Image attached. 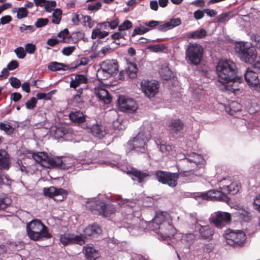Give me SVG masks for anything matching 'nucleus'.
Instances as JSON below:
<instances>
[{
  "instance_id": "34",
  "label": "nucleus",
  "mask_w": 260,
  "mask_h": 260,
  "mask_svg": "<svg viewBox=\"0 0 260 260\" xmlns=\"http://www.w3.org/2000/svg\"><path fill=\"white\" fill-rule=\"evenodd\" d=\"M29 156H31L36 162L41 163L44 167L43 164H47L48 158V155L45 152L30 153Z\"/></svg>"
},
{
  "instance_id": "54",
  "label": "nucleus",
  "mask_w": 260,
  "mask_h": 260,
  "mask_svg": "<svg viewBox=\"0 0 260 260\" xmlns=\"http://www.w3.org/2000/svg\"><path fill=\"white\" fill-rule=\"evenodd\" d=\"M69 35V30L67 28L64 29L63 30L60 31L57 36V38L59 40H61V42H65V39L68 37Z\"/></svg>"
},
{
  "instance_id": "40",
  "label": "nucleus",
  "mask_w": 260,
  "mask_h": 260,
  "mask_svg": "<svg viewBox=\"0 0 260 260\" xmlns=\"http://www.w3.org/2000/svg\"><path fill=\"white\" fill-rule=\"evenodd\" d=\"M159 74L161 78L165 80L170 79L172 75L171 70L166 64L161 66Z\"/></svg>"
},
{
  "instance_id": "29",
  "label": "nucleus",
  "mask_w": 260,
  "mask_h": 260,
  "mask_svg": "<svg viewBox=\"0 0 260 260\" xmlns=\"http://www.w3.org/2000/svg\"><path fill=\"white\" fill-rule=\"evenodd\" d=\"M241 108L242 106L239 103L232 101L225 107V110L230 115L237 117V114L241 112Z\"/></svg>"
},
{
  "instance_id": "37",
  "label": "nucleus",
  "mask_w": 260,
  "mask_h": 260,
  "mask_svg": "<svg viewBox=\"0 0 260 260\" xmlns=\"http://www.w3.org/2000/svg\"><path fill=\"white\" fill-rule=\"evenodd\" d=\"M188 157L185 158V160L190 162H193L196 165L202 164L204 160L203 156L194 152H191L188 154Z\"/></svg>"
},
{
  "instance_id": "42",
  "label": "nucleus",
  "mask_w": 260,
  "mask_h": 260,
  "mask_svg": "<svg viewBox=\"0 0 260 260\" xmlns=\"http://www.w3.org/2000/svg\"><path fill=\"white\" fill-rule=\"evenodd\" d=\"M109 32L106 31H101L100 28H95L92 31L91 38L92 39H95L99 38L100 39L105 38L108 36Z\"/></svg>"
},
{
  "instance_id": "55",
  "label": "nucleus",
  "mask_w": 260,
  "mask_h": 260,
  "mask_svg": "<svg viewBox=\"0 0 260 260\" xmlns=\"http://www.w3.org/2000/svg\"><path fill=\"white\" fill-rule=\"evenodd\" d=\"M167 22L169 24L170 29H172L173 28L179 25L181 23V21L179 18H172Z\"/></svg>"
},
{
  "instance_id": "47",
  "label": "nucleus",
  "mask_w": 260,
  "mask_h": 260,
  "mask_svg": "<svg viewBox=\"0 0 260 260\" xmlns=\"http://www.w3.org/2000/svg\"><path fill=\"white\" fill-rule=\"evenodd\" d=\"M62 11L59 9H56L52 14V22L53 23L58 24L60 23L61 18Z\"/></svg>"
},
{
  "instance_id": "16",
  "label": "nucleus",
  "mask_w": 260,
  "mask_h": 260,
  "mask_svg": "<svg viewBox=\"0 0 260 260\" xmlns=\"http://www.w3.org/2000/svg\"><path fill=\"white\" fill-rule=\"evenodd\" d=\"M141 87L145 95L151 98L158 92L159 85L155 81L143 80L141 83Z\"/></svg>"
},
{
  "instance_id": "15",
  "label": "nucleus",
  "mask_w": 260,
  "mask_h": 260,
  "mask_svg": "<svg viewBox=\"0 0 260 260\" xmlns=\"http://www.w3.org/2000/svg\"><path fill=\"white\" fill-rule=\"evenodd\" d=\"M245 233L241 231H234L229 230L224 236L226 243L230 245H240L242 244L246 239Z\"/></svg>"
},
{
  "instance_id": "46",
  "label": "nucleus",
  "mask_w": 260,
  "mask_h": 260,
  "mask_svg": "<svg viewBox=\"0 0 260 260\" xmlns=\"http://www.w3.org/2000/svg\"><path fill=\"white\" fill-rule=\"evenodd\" d=\"M12 12L17 13V18L19 19L26 17L28 14V11L23 7L19 8L17 10H13Z\"/></svg>"
},
{
  "instance_id": "62",
  "label": "nucleus",
  "mask_w": 260,
  "mask_h": 260,
  "mask_svg": "<svg viewBox=\"0 0 260 260\" xmlns=\"http://www.w3.org/2000/svg\"><path fill=\"white\" fill-rule=\"evenodd\" d=\"M25 51L26 52L29 54H33L36 50V47L35 44L27 43L25 45Z\"/></svg>"
},
{
  "instance_id": "56",
  "label": "nucleus",
  "mask_w": 260,
  "mask_h": 260,
  "mask_svg": "<svg viewBox=\"0 0 260 260\" xmlns=\"http://www.w3.org/2000/svg\"><path fill=\"white\" fill-rule=\"evenodd\" d=\"M37 100L36 98L32 97L30 100H28L25 103L26 107L27 109L32 110L36 106Z\"/></svg>"
},
{
  "instance_id": "8",
  "label": "nucleus",
  "mask_w": 260,
  "mask_h": 260,
  "mask_svg": "<svg viewBox=\"0 0 260 260\" xmlns=\"http://www.w3.org/2000/svg\"><path fill=\"white\" fill-rule=\"evenodd\" d=\"M235 51L240 59L246 63H252L256 57L255 49L248 43L239 42L236 44Z\"/></svg>"
},
{
  "instance_id": "49",
  "label": "nucleus",
  "mask_w": 260,
  "mask_h": 260,
  "mask_svg": "<svg viewBox=\"0 0 260 260\" xmlns=\"http://www.w3.org/2000/svg\"><path fill=\"white\" fill-rule=\"evenodd\" d=\"M149 30H150V28L145 27L143 26H140V27H137L134 30L133 32H132V37H134L137 34H139V35L144 34L148 32Z\"/></svg>"
},
{
  "instance_id": "24",
  "label": "nucleus",
  "mask_w": 260,
  "mask_h": 260,
  "mask_svg": "<svg viewBox=\"0 0 260 260\" xmlns=\"http://www.w3.org/2000/svg\"><path fill=\"white\" fill-rule=\"evenodd\" d=\"M102 69L106 73L112 75L118 71V66L114 60H107L102 64Z\"/></svg>"
},
{
  "instance_id": "23",
  "label": "nucleus",
  "mask_w": 260,
  "mask_h": 260,
  "mask_svg": "<svg viewBox=\"0 0 260 260\" xmlns=\"http://www.w3.org/2000/svg\"><path fill=\"white\" fill-rule=\"evenodd\" d=\"M128 174L131 175L133 180H137L139 183L145 181L147 178L150 176L148 172H142L135 168H132L129 171Z\"/></svg>"
},
{
  "instance_id": "44",
  "label": "nucleus",
  "mask_w": 260,
  "mask_h": 260,
  "mask_svg": "<svg viewBox=\"0 0 260 260\" xmlns=\"http://www.w3.org/2000/svg\"><path fill=\"white\" fill-rule=\"evenodd\" d=\"M138 70V69L136 64L130 63L128 64L126 72L129 78L133 79L137 77Z\"/></svg>"
},
{
  "instance_id": "11",
  "label": "nucleus",
  "mask_w": 260,
  "mask_h": 260,
  "mask_svg": "<svg viewBox=\"0 0 260 260\" xmlns=\"http://www.w3.org/2000/svg\"><path fill=\"white\" fill-rule=\"evenodd\" d=\"M157 180L170 187H175L177 184V179L180 178V174L177 173H170L163 171H157L155 172Z\"/></svg>"
},
{
  "instance_id": "18",
  "label": "nucleus",
  "mask_w": 260,
  "mask_h": 260,
  "mask_svg": "<svg viewBox=\"0 0 260 260\" xmlns=\"http://www.w3.org/2000/svg\"><path fill=\"white\" fill-rule=\"evenodd\" d=\"M195 229L199 234V238L202 239L211 240L212 239L214 230L209 225H202L198 223L197 219H196L194 224Z\"/></svg>"
},
{
  "instance_id": "50",
  "label": "nucleus",
  "mask_w": 260,
  "mask_h": 260,
  "mask_svg": "<svg viewBox=\"0 0 260 260\" xmlns=\"http://www.w3.org/2000/svg\"><path fill=\"white\" fill-rule=\"evenodd\" d=\"M133 26L131 21L128 20H125L122 24L118 26V30L122 31L125 30H127L131 28Z\"/></svg>"
},
{
  "instance_id": "7",
  "label": "nucleus",
  "mask_w": 260,
  "mask_h": 260,
  "mask_svg": "<svg viewBox=\"0 0 260 260\" xmlns=\"http://www.w3.org/2000/svg\"><path fill=\"white\" fill-rule=\"evenodd\" d=\"M145 127H141L140 132L137 135L134 137L133 140L128 142L127 147L129 150L140 152L145 151L146 143L151 137L150 131L148 129H151V126L150 124L147 125V129H145Z\"/></svg>"
},
{
  "instance_id": "35",
  "label": "nucleus",
  "mask_w": 260,
  "mask_h": 260,
  "mask_svg": "<svg viewBox=\"0 0 260 260\" xmlns=\"http://www.w3.org/2000/svg\"><path fill=\"white\" fill-rule=\"evenodd\" d=\"M87 81V79L85 75L82 74L76 75L74 79L72 78L70 86L71 87L76 88L80 84L86 83Z\"/></svg>"
},
{
  "instance_id": "20",
  "label": "nucleus",
  "mask_w": 260,
  "mask_h": 260,
  "mask_svg": "<svg viewBox=\"0 0 260 260\" xmlns=\"http://www.w3.org/2000/svg\"><path fill=\"white\" fill-rule=\"evenodd\" d=\"M102 232L101 228L97 224L89 225L84 230L85 239L87 237L90 238H97Z\"/></svg>"
},
{
  "instance_id": "36",
  "label": "nucleus",
  "mask_w": 260,
  "mask_h": 260,
  "mask_svg": "<svg viewBox=\"0 0 260 260\" xmlns=\"http://www.w3.org/2000/svg\"><path fill=\"white\" fill-rule=\"evenodd\" d=\"M207 31L205 29L201 28L193 31L188 32L186 36L187 38L190 39H202L207 36Z\"/></svg>"
},
{
  "instance_id": "52",
  "label": "nucleus",
  "mask_w": 260,
  "mask_h": 260,
  "mask_svg": "<svg viewBox=\"0 0 260 260\" xmlns=\"http://www.w3.org/2000/svg\"><path fill=\"white\" fill-rule=\"evenodd\" d=\"M49 22L47 18H38L35 23V25L37 28H40L46 25Z\"/></svg>"
},
{
  "instance_id": "28",
  "label": "nucleus",
  "mask_w": 260,
  "mask_h": 260,
  "mask_svg": "<svg viewBox=\"0 0 260 260\" xmlns=\"http://www.w3.org/2000/svg\"><path fill=\"white\" fill-rule=\"evenodd\" d=\"M90 133L94 136L99 138H103L106 133L105 126L101 124L96 123L89 127Z\"/></svg>"
},
{
  "instance_id": "17",
  "label": "nucleus",
  "mask_w": 260,
  "mask_h": 260,
  "mask_svg": "<svg viewBox=\"0 0 260 260\" xmlns=\"http://www.w3.org/2000/svg\"><path fill=\"white\" fill-rule=\"evenodd\" d=\"M44 194L45 196L53 199L57 202L62 201L67 197L66 191L62 188H57L54 186L49 188H44L43 189Z\"/></svg>"
},
{
  "instance_id": "19",
  "label": "nucleus",
  "mask_w": 260,
  "mask_h": 260,
  "mask_svg": "<svg viewBox=\"0 0 260 260\" xmlns=\"http://www.w3.org/2000/svg\"><path fill=\"white\" fill-rule=\"evenodd\" d=\"M207 199L212 201H219L229 204L230 199L225 193L221 191L211 189L207 191Z\"/></svg>"
},
{
  "instance_id": "43",
  "label": "nucleus",
  "mask_w": 260,
  "mask_h": 260,
  "mask_svg": "<svg viewBox=\"0 0 260 260\" xmlns=\"http://www.w3.org/2000/svg\"><path fill=\"white\" fill-rule=\"evenodd\" d=\"M0 129L4 131L8 135H11L14 131L8 121L0 122Z\"/></svg>"
},
{
  "instance_id": "58",
  "label": "nucleus",
  "mask_w": 260,
  "mask_h": 260,
  "mask_svg": "<svg viewBox=\"0 0 260 260\" xmlns=\"http://www.w3.org/2000/svg\"><path fill=\"white\" fill-rule=\"evenodd\" d=\"M9 82L12 87L18 88L20 86V81L16 77H11L9 78Z\"/></svg>"
},
{
  "instance_id": "38",
  "label": "nucleus",
  "mask_w": 260,
  "mask_h": 260,
  "mask_svg": "<svg viewBox=\"0 0 260 260\" xmlns=\"http://www.w3.org/2000/svg\"><path fill=\"white\" fill-rule=\"evenodd\" d=\"M48 68L54 72L60 70L67 71L69 69V67L64 63L54 61L50 62L48 66Z\"/></svg>"
},
{
  "instance_id": "14",
  "label": "nucleus",
  "mask_w": 260,
  "mask_h": 260,
  "mask_svg": "<svg viewBox=\"0 0 260 260\" xmlns=\"http://www.w3.org/2000/svg\"><path fill=\"white\" fill-rule=\"evenodd\" d=\"M70 158H64L62 160L61 157H50L48 156L47 164H43L46 168L58 167L62 169H68L72 166H75L74 162H69Z\"/></svg>"
},
{
  "instance_id": "31",
  "label": "nucleus",
  "mask_w": 260,
  "mask_h": 260,
  "mask_svg": "<svg viewBox=\"0 0 260 260\" xmlns=\"http://www.w3.org/2000/svg\"><path fill=\"white\" fill-rule=\"evenodd\" d=\"M240 188V185L237 182H232L229 185H223L220 188L225 193L235 194L237 193Z\"/></svg>"
},
{
  "instance_id": "59",
  "label": "nucleus",
  "mask_w": 260,
  "mask_h": 260,
  "mask_svg": "<svg viewBox=\"0 0 260 260\" xmlns=\"http://www.w3.org/2000/svg\"><path fill=\"white\" fill-rule=\"evenodd\" d=\"M102 7V3L100 2L96 3L94 4H91L87 5V9L89 11H96L100 9Z\"/></svg>"
},
{
  "instance_id": "61",
  "label": "nucleus",
  "mask_w": 260,
  "mask_h": 260,
  "mask_svg": "<svg viewBox=\"0 0 260 260\" xmlns=\"http://www.w3.org/2000/svg\"><path fill=\"white\" fill-rule=\"evenodd\" d=\"M214 248V246L212 243H209L204 244V246L201 248V250L203 253H209Z\"/></svg>"
},
{
  "instance_id": "6",
  "label": "nucleus",
  "mask_w": 260,
  "mask_h": 260,
  "mask_svg": "<svg viewBox=\"0 0 260 260\" xmlns=\"http://www.w3.org/2000/svg\"><path fill=\"white\" fill-rule=\"evenodd\" d=\"M26 231L29 238L34 241H42L52 237L47 227L39 219H34L29 222Z\"/></svg>"
},
{
  "instance_id": "3",
  "label": "nucleus",
  "mask_w": 260,
  "mask_h": 260,
  "mask_svg": "<svg viewBox=\"0 0 260 260\" xmlns=\"http://www.w3.org/2000/svg\"><path fill=\"white\" fill-rule=\"evenodd\" d=\"M80 162L83 164L90 163L106 164L112 167H117L119 165V156L110 153L108 150L102 151H92L84 152L80 157Z\"/></svg>"
},
{
  "instance_id": "48",
  "label": "nucleus",
  "mask_w": 260,
  "mask_h": 260,
  "mask_svg": "<svg viewBox=\"0 0 260 260\" xmlns=\"http://www.w3.org/2000/svg\"><path fill=\"white\" fill-rule=\"evenodd\" d=\"M239 216L243 220L246 222H248L251 218L250 212L245 210H242L241 211H240Z\"/></svg>"
},
{
  "instance_id": "27",
  "label": "nucleus",
  "mask_w": 260,
  "mask_h": 260,
  "mask_svg": "<svg viewBox=\"0 0 260 260\" xmlns=\"http://www.w3.org/2000/svg\"><path fill=\"white\" fill-rule=\"evenodd\" d=\"M180 178H182L187 182H194L196 181L199 176H201V174L196 171H184L179 172Z\"/></svg>"
},
{
  "instance_id": "63",
  "label": "nucleus",
  "mask_w": 260,
  "mask_h": 260,
  "mask_svg": "<svg viewBox=\"0 0 260 260\" xmlns=\"http://www.w3.org/2000/svg\"><path fill=\"white\" fill-rule=\"evenodd\" d=\"M147 48L153 52H157L162 51L164 46L159 44L153 45L148 46Z\"/></svg>"
},
{
  "instance_id": "57",
  "label": "nucleus",
  "mask_w": 260,
  "mask_h": 260,
  "mask_svg": "<svg viewBox=\"0 0 260 260\" xmlns=\"http://www.w3.org/2000/svg\"><path fill=\"white\" fill-rule=\"evenodd\" d=\"M59 43H61V40H59L56 36H53L47 40L46 44L51 47H54Z\"/></svg>"
},
{
  "instance_id": "21",
  "label": "nucleus",
  "mask_w": 260,
  "mask_h": 260,
  "mask_svg": "<svg viewBox=\"0 0 260 260\" xmlns=\"http://www.w3.org/2000/svg\"><path fill=\"white\" fill-rule=\"evenodd\" d=\"M244 79L246 83L251 87H255L259 83L257 74L249 69L245 72Z\"/></svg>"
},
{
  "instance_id": "33",
  "label": "nucleus",
  "mask_w": 260,
  "mask_h": 260,
  "mask_svg": "<svg viewBox=\"0 0 260 260\" xmlns=\"http://www.w3.org/2000/svg\"><path fill=\"white\" fill-rule=\"evenodd\" d=\"M10 160L8 153L4 150H0V169H6L9 167Z\"/></svg>"
},
{
  "instance_id": "60",
  "label": "nucleus",
  "mask_w": 260,
  "mask_h": 260,
  "mask_svg": "<svg viewBox=\"0 0 260 260\" xmlns=\"http://www.w3.org/2000/svg\"><path fill=\"white\" fill-rule=\"evenodd\" d=\"M75 50L74 46L64 47L62 50V53L66 56L70 55Z\"/></svg>"
},
{
  "instance_id": "4",
  "label": "nucleus",
  "mask_w": 260,
  "mask_h": 260,
  "mask_svg": "<svg viewBox=\"0 0 260 260\" xmlns=\"http://www.w3.org/2000/svg\"><path fill=\"white\" fill-rule=\"evenodd\" d=\"M86 206L87 209L93 214L104 217H110L116 211L113 205L105 203L102 195H99L96 198L88 199Z\"/></svg>"
},
{
  "instance_id": "1",
  "label": "nucleus",
  "mask_w": 260,
  "mask_h": 260,
  "mask_svg": "<svg viewBox=\"0 0 260 260\" xmlns=\"http://www.w3.org/2000/svg\"><path fill=\"white\" fill-rule=\"evenodd\" d=\"M216 72L218 80L217 86H223L226 90L235 91L238 90L237 83H240L242 78L237 76L236 64L230 60H220L216 66Z\"/></svg>"
},
{
  "instance_id": "25",
  "label": "nucleus",
  "mask_w": 260,
  "mask_h": 260,
  "mask_svg": "<svg viewBox=\"0 0 260 260\" xmlns=\"http://www.w3.org/2000/svg\"><path fill=\"white\" fill-rule=\"evenodd\" d=\"M73 133L72 129L68 126L57 127L55 130V135L58 138H63L66 140L70 139Z\"/></svg>"
},
{
  "instance_id": "41",
  "label": "nucleus",
  "mask_w": 260,
  "mask_h": 260,
  "mask_svg": "<svg viewBox=\"0 0 260 260\" xmlns=\"http://www.w3.org/2000/svg\"><path fill=\"white\" fill-rule=\"evenodd\" d=\"M12 203L11 199L7 194H0V209H5Z\"/></svg>"
},
{
  "instance_id": "30",
  "label": "nucleus",
  "mask_w": 260,
  "mask_h": 260,
  "mask_svg": "<svg viewBox=\"0 0 260 260\" xmlns=\"http://www.w3.org/2000/svg\"><path fill=\"white\" fill-rule=\"evenodd\" d=\"M95 93L98 98L104 103L108 104L111 102V97L107 90L98 88L95 90Z\"/></svg>"
},
{
  "instance_id": "13",
  "label": "nucleus",
  "mask_w": 260,
  "mask_h": 260,
  "mask_svg": "<svg viewBox=\"0 0 260 260\" xmlns=\"http://www.w3.org/2000/svg\"><path fill=\"white\" fill-rule=\"evenodd\" d=\"M60 242L64 246L78 244L82 245L85 243V237L82 235L66 233L60 236Z\"/></svg>"
},
{
  "instance_id": "64",
  "label": "nucleus",
  "mask_w": 260,
  "mask_h": 260,
  "mask_svg": "<svg viewBox=\"0 0 260 260\" xmlns=\"http://www.w3.org/2000/svg\"><path fill=\"white\" fill-rule=\"evenodd\" d=\"M253 206L255 209L260 212V194L255 196L253 201Z\"/></svg>"
},
{
  "instance_id": "2",
  "label": "nucleus",
  "mask_w": 260,
  "mask_h": 260,
  "mask_svg": "<svg viewBox=\"0 0 260 260\" xmlns=\"http://www.w3.org/2000/svg\"><path fill=\"white\" fill-rule=\"evenodd\" d=\"M172 223L169 214L166 212H158L153 220L149 222L148 227L159 235L162 240H168L174 236L176 231Z\"/></svg>"
},
{
  "instance_id": "51",
  "label": "nucleus",
  "mask_w": 260,
  "mask_h": 260,
  "mask_svg": "<svg viewBox=\"0 0 260 260\" xmlns=\"http://www.w3.org/2000/svg\"><path fill=\"white\" fill-rule=\"evenodd\" d=\"M194 239V236L192 233L186 234L182 236L181 238V242L182 243L186 242L188 244H190L192 242Z\"/></svg>"
},
{
  "instance_id": "10",
  "label": "nucleus",
  "mask_w": 260,
  "mask_h": 260,
  "mask_svg": "<svg viewBox=\"0 0 260 260\" xmlns=\"http://www.w3.org/2000/svg\"><path fill=\"white\" fill-rule=\"evenodd\" d=\"M117 107L121 112L132 113L137 111L138 106L134 99L125 95H119L117 100Z\"/></svg>"
},
{
  "instance_id": "39",
  "label": "nucleus",
  "mask_w": 260,
  "mask_h": 260,
  "mask_svg": "<svg viewBox=\"0 0 260 260\" xmlns=\"http://www.w3.org/2000/svg\"><path fill=\"white\" fill-rule=\"evenodd\" d=\"M155 142L157 147H159L160 151L162 153L167 154L172 150V146L167 145L161 139H157V140H155Z\"/></svg>"
},
{
  "instance_id": "5",
  "label": "nucleus",
  "mask_w": 260,
  "mask_h": 260,
  "mask_svg": "<svg viewBox=\"0 0 260 260\" xmlns=\"http://www.w3.org/2000/svg\"><path fill=\"white\" fill-rule=\"evenodd\" d=\"M111 201L117 203L121 208L122 214L124 218L131 219V222L127 223V225L124 227L133 235L136 234L135 231H138L140 227V223H138L139 219L134 217L133 209L127 205L129 201L126 199L123 200L118 195L112 197Z\"/></svg>"
},
{
  "instance_id": "22",
  "label": "nucleus",
  "mask_w": 260,
  "mask_h": 260,
  "mask_svg": "<svg viewBox=\"0 0 260 260\" xmlns=\"http://www.w3.org/2000/svg\"><path fill=\"white\" fill-rule=\"evenodd\" d=\"M168 127L171 134H179L182 133L184 123L180 119H175L170 122Z\"/></svg>"
},
{
  "instance_id": "32",
  "label": "nucleus",
  "mask_w": 260,
  "mask_h": 260,
  "mask_svg": "<svg viewBox=\"0 0 260 260\" xmlns=\"http://www.w3.org/2000/svg\"><path fill=\"white\" fill-rule=\"evenodd\" d=\"M69 118L72 121L78 123L84 122L86 119L83 112L78 110L71 111L69 114Z\"/></svg>"
},
{
  "instance_id": "53",
  "label": "nucleus",
  "mask_w": 260,
  "mask_h": 260,
  "mask_svg": "<svg viewBox=\"0 0 260 260\" xmlns=\"http://www.w3.org/2000/svg\"><path fill=\"white\" fill-rule=\"evenodd\" d=\"M14 52L18 58L23 59L25 57L26 52L25 51L24 48L22 47L16 48L14 50Z\"/></svg>"
},
{
  "instance_id": "9",
  "label": "nucleus",
  "mask_w": 260,
  "mask_h": 260,
  "mask_svg": "<svg viewBox=\"0 0 260 260\" xmlns=\"http://www.w3.org/2000/svg\"><path fill=\"white\" fill-rule=\"evenodd\" d=\"M203 54L202 47L196 43H190L185 52L187 62L193 65L199 64L203 57Z\"/></svg>"
},
{
  "instance_id": "26",
  "label": "nucleus",
  "mask_w": 260,
  "mask_h": 260,
  "mask_svg": "<svg viewBox=\"0 0 260 260\" xmlns=\"http://www.w3.org/2000/svg\"><path fill=\"white\" fill-rule=\"evenodd\" d=\"M86 260H95L99 255L98 251L91 244H87L83 247Z\"/></svg>"
},
{
  "instance_id": "12",
  "label": "nucleus",
  "mask_w": 260,
  "mask_h": 260,
  "mask_svg": "<svg viewBox=\"0 0 260 260\" xmlns=\"http://www.w3.org/2000/svg\"><path fill=\"white\" fill-rule=\"evenodd\" d=\"M210 219L216 227L221 228L224 224L231 222L232 217L228 212L218 211L212 214Z\"/></svg>"
},
{
  "instance_id": "45",
  "label": "nucleus",
  "mask_w": 260,
  "mask_h": 260,
  "mask_svg": "<svg viewBox=\"0 0 260 260\" xmlns=\"http://www.w3.org/2000/svg\"><path fill=\"white\" fill-rule=\"evenodd\" d=\"M231 12L222 13L216 17V22L218 23H225L232 18Z\"/></svg>"
}]
</instances>
